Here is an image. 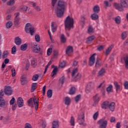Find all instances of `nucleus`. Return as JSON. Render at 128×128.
<instances>
[{
  "label": "nucleus",
  "instance_id": "nucleus-1",
  "mask_svg": "<svg viewBox=\"0 0 128 128\" xmlns=\"http://www.w3.org/2000/svg\"><path fill=\"white\" fill-rule=\"evenodd\" d=\"M68 4L64 0H59L56 4V14L57 18H62L66 10Z\"/></svg>",
  "mask_w": 128,
  "mask_h": 128
},
{
  "label": "nucleus",
  "instance_id": "nucleus-2",
  "mask_svg": "<svg viewBox=\"0 0 128 128\" xmlns=\"http://www.w3.org/2000/svg\"><path fill=\"white\" fill-rule=\"evenodd\" d=\"M74 18L68 16L64 20L65 28L66 30H70V28H74Z\"/></svg>",
  "mask_w": 128,
  "mask_h": 128
},
{
  "label": "nucleus",
  "instance_id": "nucleus-3",
  "mask_svg": "<svg viewBox=\"0 0 128 128\" xmlns=\"http://www.w3.org/2000/svg\"><path fill=\"white\" fill-rule=\"evenodd\" d=\"M114 6L116 10H120V12H122L124 10V8H128V0H120V3H115Z\"/></svg>",
  "mask_w": 128,
  "mask_h": 128
},
{
  "label": "nucleus",
  "instance_id": "nucleus-4",
  "mask_svg": "<svg viewBox=\"0 0 128 128\" xmlns=\"http://www.w3.org/2000/svg\"><path fill=\"white\" fill-rule=\"evenodd\" d=\"M32 100L34 102H32ZM39 102L40 101L38 98H37L36 97H34V98H31L28 100V106H30V108H34V104L35 106V110H38V108Z\"/></svg>",
  "mask_w": 128,
  "mask_h": 128
},
{
  "label": "nucleus",
  "instance_id": "nucleus-5",
  "mask_svg": "<svg viewBox=\"0 0 128 128\" xmlns=\"http://www.w3.org/2000/svg\"><path fill=\"white\" fill-rule=\"evenodd\" d=\"M24 30L26 32L27 34H30L31 36H34V28L30 24L27 23L26 24Z\"/></svg>",
  "mask_w": 128,
  "mask_h": 128
},
{
  "label": "nucleus",
  "instance_id": "nucleus-6",
  "mask_svg": "<svg viewBox=\"0 0 128 128\" xmlns=\"http://www.w3.org/2000/svg\"><path fill=\"white\" fill-rule=\"evenodd\" d=\"M4 92L6 96L12 94V88L10 86H6L4 88Z\"/></svg>",
  "mask_w": 128,
  "mask_h": 128
},
{
  "label": "nucleus",
  "instance_id": "nucleus-7",
  "mask_svg": "<svg viewBox=\"0 0 128 128\" xmlns=\"http://www.w3.org/2000/svg\"><path fill=\"white\" fill-rule=\"evenodd\" d=\"M98 123L100 124L99 128H106L107 127V120H104L100 119L98 120Z\"/></svg>",
  "mask_w": 128,
  "mask_h": 128
},
{
  "label": "nucleus",
  "instance_id": "nucleus-8",
  "mask_svg": "<svg viewBox=\"0 0 128 128\" xmlns=\"http://www.w3.org/2000/svg\"><path fill=\"white\" fill-rule=\"evenodd\" d=\"M96 54H94L89 58L88 64L90 66H92V65L94 64L96 62Z\"/></svg>",
  "mask_w": 128,
  "mask_h": 128
},
{
  "label": "nucleus",
  "instance_id": "nucleus-9",
  "mask_svg": "<svg viewBox=\"0 0 128 128\" xmlns=\"http://www.w3.org/2000/svg\"><path fill=\"white\" fill-rule=\"evenodd\" d=\"M94 85L92 82H90L88 83L86 89V94H90V92H92V90L94 88Z\"/></svg>",
  "mask_w": 128,
  "mask_h": 128
},
{
  "label": "nucleus",
  "instance_id": "nucleus-10",
  "mask_svg": "<svg viewBox=\"0 0 128 128\" xmlns=\"http://www.w3.org/2000/svg\"><path fill=\"white\" fill-rule=\"evenodd\" d=\"M32 48L33 52L36 54H38L40 52V48L38 44H32Z\"/></svg>",
  "mask_w": 128,
  "mask_h": 128
},
{
  "label": "nucleus",
  "instance_id": "nucleus-11",
  "mask_svg": "<svg viewBox=\"0 0 128 128\" xmlns=\"http://www.w3.org/2000/svg\"><path fill=\"white\" fill-rule=\"evenodd\" d=\"M14 16H16L15 18H14V24L16 26H18L20 24V18L18 17L20 16V12H16L14 14Z\"/></svg>",
  "mask_w": 128,
  "mask_h": 128
},
{
  "label": "nucleus",
  "instance_id": "nucleus-12",
  "mask_svg": "<svg viewBox=\"0 0 128 128\" xmlns=\"http://www.w3.org/2000/svg\"><path fill=\"white\" fill-rule=\"evenodd\" d=\"M20 82L22 86L26 84H28V79L26 78V76L24 75L22 76L20 78Z\"/></svg>",
  "mask_w": 128,
  "mask_h": 128
},
{
  "label": "nucleus",
  "instance_id": "nucleus-13",
  "mask_svg": "<svg viewBox=\"0 0 128 128\" xmlns=\"http://www.w3.org/2000/svg\"><path fill=\"white\" fill-rule=\"evenodd\" d=\"M52 68H54L53 70L52 71L51 76L52 78H54L56 74V72H58V68L56 67L54 65L52 66Z\"/></svg>",
  "mask_w": 128,
  "mask_h": 128
},
{
  "label": "nucleus",
  "instance_id": "nucleus-14",
  "mask_svg": "<svg viewBox=\"0 0 128 128\" xmlns=\"http://www.w3.org/2000/svg\"><path fill=\"white\" fill-rule=\"evenodd\" d=\"M17 102L18 108H22L24 106V100L22 97L18 98Z\"/></svg>",
  "mask_w": 128,
  "mask_h": 128
},
{
  "label": "nucleus",
  "instance_id": "nucleus-15",
  "mask_svg": "<svg viewBox=\"0 0 128 128\" xmlns=\"http://www.w3.org/2000/svg\"><path fill=\"white\" fill-rule=\"evenodd\" d=\"M72 46H68L66 50V54H68V56H70V54H72L74 52L72 50Z\"/></svg>",
  "mask_w": 128,
  "mask_h": 128
},
{
  "label": "nucleus",
  "instance_id": "nucleus-16",
  "mask_svg": "<svg viewBox=\"0 0 128 128\" xmlns=\"http://www.w3.org/2000/svg\"><path fill=\"white\" fill-rule=\"evenodd\" d=\"M115 106L116 104L114 102H112L111 103H110L108 102V108L111 111H114L115 109Z\"/></svg>",
  "mask_w": 128,
  "mask_h": 128
},
{
  "label": "nucleus",
  "instance_id": "nucleus-17",
  "mask_svg": "<svg viewBox=\"0 0 128 128\" xmlns=\"http://www.w3.org/2000/svg\"><path fill=\"white\" fill-rule=\"evenodd\" d=\"M52 128H58L60 127V124L58 120H54L52 123Z\"/></svg>",
  "mask_w": 128,
  "mask_h": 128
},
{
  "label": "nucleus",
  "instance_id": "nucleus-18",
  "mask_svg": "<svg viewBox=\"0 0 128 128\" xmlns=\"http://www.w3.org/2000/svg\"><path fill=\"white\" fill-rule=\"evenodd\" d=\"M14 42L17 46H20L22 44V39L20 36H17L15 38Z\"/></svg>",
  "mask_w": 128,
  "mask_h": 128
},
{
  "label": "nucleus",
  "instance_id": "nucleus-19",
  "mask_svg": "<svg viewBox=\"0 0 128 128\" xmlns=\"http://www.w3.org/2000/svg\"><path fill=\"white\" fill-rule=\"evenodd\" d=\"M8 54H10V52H8V51L5 50L2 52V55L1 56V58L3 60H4V58H6L8 56Z\"/></svg>",
  "mask_w": 128,
  "mask_h": 128
},
{
  "label": "nucleus",
  "instance_id": "nucleus-20",
  "mask_svg": "<svg viewBox=\"0 0 128 128\" xmlns=\"http://www.w3.org/2000/svg\"><path fill=\"white\" fill-rule=\"evenodd\" d=\"M6 106V100L4 98H0V108H4Z\"/></svg>",
  "mask_w": 128,
  "mask_h": 128
},
{
  "label": "nucleus",
  "instance_id": "nucleus-21",
  "mask_svg": "<svg viewBox=\"0 0 128 128\" xmlns=\"http://www.w3.org/2000/svg\"><path fill=\"white\" fill-rule=\"evenodd\" d=\"M102 108L104 109H106L107 108H109V102L108 101H105L103 102Z\"/></svg>",
  "mask_w": 128,
  "mask_h": 128
},
{
  "label": "nucleus",
  "instance_id": "nucleus-22",
  "mask_svg": "<svg viewBox=\"0 0 128 128\" xmlns=\"http://www.w3.org/2000/svg\"><path fill=\"white\" fill-rule=\"evenodd\" d=\"M74 76V80L76 82H78V80H80L82 78V74L80 72H78L77 74Z\"/></svg>",
  "mask_w": 128,
  "mask_h": 128
},
{
  "label": "nucleus",
  "instance_id": "nucleus-23",
  "mask_svg": "<svg viewBox=\"0 0 128 128\" xmlns=\"http://www.w3.org/2000/svg\"><path fill=\"white\" fill-rule=\"evenodd\" d=\"M114 48V44H112L110 46L108 49H106V55L108 56L109 55L110 53L112 50V48Z\"/></svg>",
  "mask_w": 128,
  "mask_h": 128
},
{
  "label": "nucleus",
  "instance_id": "nucleus-24",
  "mask_svg": "<svg viewBox=\"0 0 128 128\" xmlns=\"http://www.w3.org/2000/svg\"><path fill=\"white\" fill-rule=\"evenodd\" d=\"M64 102L66 106H70V98L68 96L66 97Z\"/></svg>",
  "mask_w": 128,
  "mask_h": 128
},
{
  "label": "nucleus",
  "instance_id": "nucleus-25",
  "mask_svg": "<svg viewBox=\"0 0 128 128\" xmlns=\"http://www.w3.org/2000/svg\"><path fill=\"white\" fill-rule=\"evenodd\" d=\"M105 72H106V70H104V68H102L98 72V76L102 77V76H104Z\"/></svg>",
  "mask_w": 128,
  "mask_h": 128
},
{
  "label": "nucleus",
  "instance_id": "nucleus-26",
  "mask_svg": "<svg viewBox=\"0 0 128 128\" xmlns=\"http://www.w3.org/2000/svg\"><path fill=\"white\" fill-rule=\"evenodd\" d=\"M38 85V83H32V88L30 90L31 92H34L36 90V86Z\"/></svg>",
  "mask_w": 128,
  "mask_h": 128
},
{
  "label": "nucleus",
  "instance_id": "nucleus-27",
  "mask_svg": "<svg viewBox=\"0 0 128 128\" xmlns=\"http://www.w3.org/2000/svg\"><path fill=\"white\" fill-rule=\"evenodd\" d=\"M116 24H118V25L120 24L121 23V18L120 16H116V18H114Z\"/></svg>",
  "mask_w": 128,
  "mask_h": 128
},
{
  "label": "nucleus",
  "instance_id": "nucleus-28",
  "mask_svg": "<svg viewBox=\"0 0 128 128\" xmlns=\"http://www.w3.org/2000/svg\"><path fill=\"white\" fill-rule=\"evenodd\" d=\"M61 42L62 44H66V36H64V34H62L60 38Z\"/></svg>",
  "mask_w": 128,
  "mask_h": 128
},
{
  "label": "nucleus",
  "instance_id": "nucleus-29",
  "mask_svg": "<svg viewBox=\"0 0 128 128\" xmlns=\"http://www.w3.org/2000/svg\"><path fill=\"white\" fill-rule=\"evenodd\" d=\"M124 60V62H125V66L126 68H128V55H126V56H124L123 58Z\"/></svg>",
  "mask_w": 128,
  "mask_h": 128
},
{
  "label": "nucleus",
  "instance_id": "nucleus-30",
  "mask_svg": "<svg viewBox=\"0 0 128 128\" xmlns=\"http://www.w3.org/2000/svg\"><path fill=\"white\" fill-rule=\"evenodd\" d=\"M92 32H94V29L92 26H90L88 28V34H92Z\"/></svg>",
  "mask_w": 128,
  "mask_h": 128
},
{
  "label": "nucleus",
  "instance_id": "nucleus-31",
  "mask_svg": "<svg viewBox=\"0 0 128 128\" xmlns=\"http://www.w3.org/2000/svg\"><path fill=\"white\" fill-rule=\"evenodd\" d=\"M78 120L79 122V124L80 125L82 124L84 126H86V124L84 123V118H83V120H82V118H81L80 119H78Z\"/></svg>",
  "mask_w": 128,
  "mask_h": 128
},
{
  "label": "nucleus",
  "instance_id": "nucleus-32",
  "mask_svg": "<svg viewBox=\"0 0 128 128\" xmlns=\"http://www.w3.org/2000/svg\"><path fill=\"white\" fill-rule=\"evenodd\" d=\"M51 2L52 8V10H54V7L56 4V2H58V0H51Z\"/></svg>",
  "mask_w": 128,
  "mask_h": 128
},
{
  "label": "nucleus",
  "instance_id": "nucleus-33",
  "mask_svg": "<svg viewBox=\"0 0 128 128\" xmlns=\"http://www.w3.org/2000/svg\"><path fill=\"white\" fill-rule=\"evenodd\" d=\"M76 94V88L73 86L70 88V90L69 92V94Z\"/></svg>",
  "mask_w": 128,
  "mask_h": 128
},
{
  "label": "nucleus",
  "instance_id": "nucleus-34",
  "mask_svg": "<svg viewBox=\"0 0 128 128\" xmlns=\"http://www.w3.org/2000/svg\"><path fill=\"white\" fill-rule=\"evenodd\" d=\"M80 118H82V120L84 118V112H82L78 114V120H80Z\"/></svg>",
  "mask_w": 128,
  "mask_h": 128
},
{
  "label": "nucleus",
  "instance_id": "nucleus-35",
  "mask_svg": "<svg viewBox=\"0 0 128 128\" xmlns=\"http://www.w3.org/2000/svg\"><path fill=\"white\" fill-rule=\"evenodd\" d=\"M114 85L116 88V91L118 92L120 90V85L118 84V82H114Z\"/></svg>",
  "mask_w": 128,
  "mask_h": 128
},
{
  "label": "nucleus",
  "instance_id": "nucleus-36",
  "mask_svg": "<svg viewBox=\"0 0 128 128\" xmlns=\"http://www.w3.org/2000/svg\"><path fill=\"white\" fill-rule=\"evenodd\" d=\"M94 40V36H90L88 38L86 44H90V42H92Z\"/></svg>",
  "mask_w": 128,
  "mask_h": 128
},
{
  "label": "nucleus",
  "instance_id": "nucleus-37",
  "mask_svg": "<svg viewBox=\"0 0 128 128\" xmlns=\"http://www.w3.org/2000/svg\"><path fill=\"white\" fill-rule=\"evenodd\" d=\"M26 48H28V44H23L20 46L21 50H26Z\"/></svg>",
  "mask_w": 128,
  "mask_h": 128
},
{
  "label": "nucleus",
  "instance_id": "nucleus-38",
  "mask_svg": "<svg viewBox=\"0 0 128 128\" xmlns=\"http://www.w3.org/2000/svg\"><path fill=\"white\" fill-rule=\"evenodd\" d=\"M47 96L49 98H50L52 96V90L50 89L48 90Z\"/></svg>",
  "mask_w": 128,
  "mask_h": 128
},
{
  "label": "nucleus",
  "instance_id": "nucleus-39",
  "mask_svg": "<svg viewBox=\"0 0 128 128\" xmlns=\"http://www.w3.org/2000/svg\"><path fill=\"white\" fill-rule=\"evenodd\" d=\"M106 90L108 92H112L113 90H112V84H110L108 86V88H106Z\"/></svg>",
  "mask_w": 128,
  "mask_h": 128
},
{
  "label": "nucleus",
  "instance_id": "nucleus-40",
  "mask_svg": "<svg viewBox=\"0 0 128 128\" xmlns=\"http://www.w3.org/2000/svg\"><path fill=\"white\" fill-rule=\"evenodd\" d=\"M12 26V22L10 21H8L6 24V28H10Z\"/></svg>",
  "mask_w": 128,
  "mask_h": 128
},
{
  "label": "nucleus",
  "instance_id": "nucleus-41",
  "mask_svg": "<svg viewBox=\"0 0 128 128\" xmlns=\"http://www.w3.org/2000/svg\"><path fill=\"white\" fill-rule=\"evenodd\" d=\"M28 8V7L26 6H22L20 8L21 10H22V12H26Z\"/></svg>",
  "mask_w": 128,
  "mask_h": 128
},
{
  "label": "nucleus",
  "instance_id": "nucleus-42",
  "mask_svg": "<svg viewBox=\"0 0 128 128\" xmlns=\"http://www.w3.org/2000/svg\"><path fill=\"white\" fill-rule=\"evenodd\" d=\"M70 124L72 126H74V118L73 116H71Z\"/></svg>",
  "mask_w": 128,
  "mask_h": 128
},
{
  "label": "nucleus",
  "instance_id": "nucleus-43",
  "mask_svg": "<svg viewBox=\"0 0 128 128\" xmlns=\"http://www.w3.org/2000/svg\"><path fill=\"white\" fill-rule=\"evenodd\" d=\"M80 98H82V95L78 94L75 98V101L76 102H78L80 100Z\"/></svg>",
  "mask_w": 128,
  "mask_h": 128
},
{
  "label": "nucleus",
  "instance_id": "nucleus-44",
  "mask_svg": "<svg viewBox=\"0 0 128 128\" xmlns=\"http://www.w3.org/2000/svg\"><path fill=\"white\" fill-rule=\"evenodd\" d=\"M78 68H76L73 70L72 76H74L76 74H78Z\"/></svg>",
  "mask_w": 128,
  "mask_h": 128
},
{
  "label": "nucleus",
  "instance_id": "nucleus-45",
  "mask_svg": "<svg viewBox=\"0 0 128 128\" xmlns=\"http://www.w3.org/2000/svg\"><path fill=\"white\" fill-rule=\"evenodd\" d=\"M35 40L37 42H40V36L38 34H36L35 36Z\"/></svg>",
  "mask_w": 128,
  "mask_h": 128
},
{
  "label": "nucleus",
  "instance_id": "nucleus-46",
  "mask_svg": "<svg viewBox=\"0 0 128 128\" xmlns=\"http://www.w3.org/2000/svg\"><path fill=\"white\" fill-rule=\"evenodd\" d=\"M14 0H10L9 2H7L6 4L8 6H14Z\"/></svg>",
  "mask_w": 128,
  "mask_h": 128
},
{
  "label": "nucleus",
  "instance_id": "nucleus-47",
  "mask_svg": "<svg viewBox=\"0 0 128 128\" xmlns=\"http://www.w3.org/2000/svg\"><path fill=\"white\" fill-rule=\"evenodd\" d=\"M38 80V74H34L32 78V80L34 82H36Z\"/></svg>",
  "mask_w": 128,
  "mask_h": 128
},
{
  "label": "nucleus",
  "instance_id": "nucleus-48",
  "mask_svg": "<svg viewBox=\"0 0 128 128\" xmlns=\"http://www.w3.org/2000/svg\"><path fill=\"white\" fill-rule=\"evenodd\" d=\"M37 64H36V60H31V66H36Z\"/></svg>",
  "mask_w": 128,
  "mask_h": 128
},
{
  "label": "nucleus",
  "instance_id": "nucleus-49",
  "mask_svg": "<svg viewBox=\"0 0 128 128\" xmlns=\"http://www.w3.org/2000/svg\"><path fill=\"white\" fill-rule=\"evenodd\" d=\"M16 52V47L14 46L12 48V54H14Z\"/></svg>",
  "mask_w": 128,
  "mask_h": 128
},
{
  "label": "nucleus",
  "instance_id": "nucleus-50",
  "mask_svg": "<svg viewBox=\"0 0 128 128\" xmlns=\"http://www.w3.org/2000/svg\"><path fill=\"white\" fill-rule=\"evenodd\" d=\"M91 18L94 20H96V14L94 13L91 15Z\"/></svg>",
  "mask_w": 128,
  "mask_h": 128
},
{
  "label": "nucleus",
  "instance_id": "nucleus-51",
  "mask_svg": "<svg viewBox=\"0 0 128 128\" xmlns=\"http://www.w3.org/2000/svg\"><path fill=\"white\" fill-rule=\"evenodd\" d=\"M66 78H64V76H62L60 79V82H61L62 84H64V80Z\"/></svg>",
  "mask_w": 128,
  "mask_h": 128
},
{
  "label": "nucleus",
  "instance_id": "nucleus-52",
  "mask_svg": "<svg viewBox=\"0 0 128 128\" xmlns=\"http://www.w3.org/2000/svg\"><path fill=\"white\" fill-rule=\"evenodd\" d=\"M4 90H1L0 91V98H4L2 97L4 96Z\"/></svg>",
  "mask_w": 128,
  "mask_h": 128
},
{
  "label": "nucleus",
  "instance_id": "nucleus-53",
  "mask_svg": "<svg viewBox=\"0 0 128 128\" xmlns=\"http://www.w3.org/2000/svg\"><path fill=\"white\" fill-rule=\"evenodd\" d=\"M52 48H48V50H47V54H48V56H50V54H52Z\"/></svg>",
  "mask_w": 128,
  "mask_h": 128
},
{
  "label": "nucleus",
  "instance_id": "nucleus-54",
  "mask_svg": "<svg viewBox=\"0 0 128 128\" xmlns=\"http://www.w3.org/2000/svg\"><path fill=\"white\" fill-rule=\"evenodd\" d=\"M14 102H16V98H14L13 97L10 100V105H12L14 104Z\"/></svg>",
  "mask_w": 128,
  "mask_h": 128
},
{
  "label": "nucleus",
  "instance_id": "nucleus-55",
  "mask_svg": "<svg viewBox=\"0 0 128 128\" xmlns=\"http://www.w3.org/2000/svg\"><path fill=\"white\" fill-rule=\"evenodd\" d=\"M102 64L101 60L100 58H97V66H100Z\"/></svg>",
  "mask_w": 128,
  "mask_h": 128
},
{
  "label": "nucleus",
  "instance_id": "nucleus-56",
  "mask_svg": "<svg viewBox=\"0 0 128 128\" xmlns=\"http://www.w3.org/2000/svg\"><path fill=\"white\" fill-rule=\"evenodd\" d=\"M53 54L54 58H56V56H58V50H53Z\"/></svg>",
  "mask_w": 128,
  "mask_h": 128
},
{
  "label": "nucleus",
  "instance_id": "nucleus-57",
  "mask_svg": "<svg viewBox=\"0 0 128 128\" xmlns=\"http://www.w3.org/2000/svg\"><path fill=\"white\" fill-rule=\"evenodd\" d=\"M122 40H124V38H126L127 34H126V32H122Z\"/></svg>",
  "mask_w": 128,
  "mask_h": 128
},
{
  "label": "nucleus",
  "instance_id": "nucleus-58",
  "mask_svg": "<svg viewBox=\"0 0 128 128\" xmlns=\"http://www.w3.org/2000/svg\"><path fill=\"white\" fill-rule=\"evenodd\" d=\"M30 61L28 60L26 63V70H28V68H30Z\"/></svg>",
  "mask_w": 128,
  "mask_h": 128
},
{
  "label": "nucleus",
  "instance_id": "nucleus-59",
  "mask_svg": "<svg viewBox=\"0 0 128 128\" xmlns=\"http://www.w3.org/2000/svg\"><path fill=\"white\" fill-rule=\"evenodd\" d=\"M12 76H16V69L15 68H12Z\"/></svg>",
  "mask_w": 128,
  "mask_h": 128
},
{
  "label": "nucleus",
  "instance_id": "nucleus-60",
  "mask_svg": "<svg viewBox=\"0 0 128 128\" xmlns=\"http://www.w3.org/2000/svg\"><path fill=\"white\" fill-rule=\"evenodd\" d=\"M16 108H18V104H14L12 106V110H16Z\"/></svg>",
  "mask_w": 128,
  "mask_h": 128
},
{
  "label": "nucleus",
  "instance_id": "nucleus-61",
  "mask_svg": "<svg viewBox=\"0 0 128 128\" xmlns=\"http://www.w3.org/2000/svg\"><path fill=\"white\" fill-rule=\"evenodd\" d=\"M60 68H64L66 66V62L63 61L60 66Z\"/></svg>",
  "mask_w": 128,
  "mask_h": 128
},
{
  "label": "nucleus",
  "instance_id": "nucleus-62",
  "mask_svg": "<svg viewBox=\"0 0 128 128\" xmlns=\"http://www.w3.org/2000/svg\"><path fill=\"white\" fill-rule=\"evenodd\" d=\"M124 88L128 90V81H126L124 83Z\"/></svg>",
  "mask_w": 128,
  "mask_h": 128
},
{
  "label": "nucleus",
  "instance_id": "nucleus-63",
  "mask_svg": "<svg viewBox=\"0 0 128 128\" xmlns=\"http://www.w3.org/2000/svg\"><path fill=\"white\" fill-rule=\"evenodd\" d=\"M86 20V18L84 17V16H81V22H82V24H84V21Z\"/></svg>",
  "mask_w": 128,
  "mask_h": 128
},
{
  "label": "nucleus",
  "instance_id": "nucleus-64",
  "mask_svg": "<svg viewBox=\"0 0 128 128\" xmlns=\"http://www.w3.org/2000/svg\"><path fill=\"white\" fill-rule=\"evenodd\" d=\"M24 128H32V125L30 124L26 123Z\"/></svg>",
  "mask_w": 128,
  "mask_h": 128
}]
</instances>
